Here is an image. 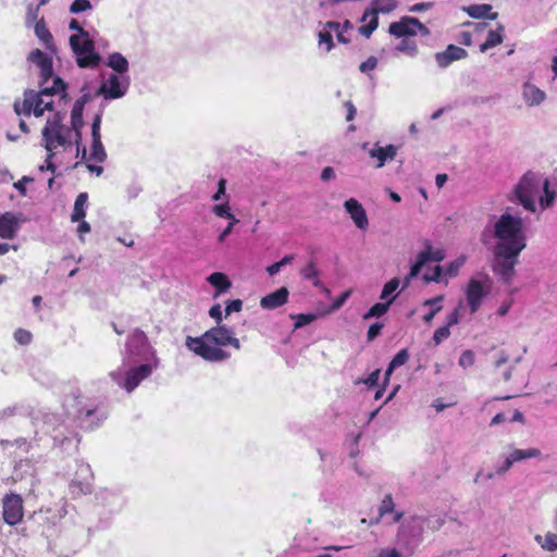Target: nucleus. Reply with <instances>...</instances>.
Masks as SVG:
<instances>
[{
    "mask_svg": "<svg viewBox=\"0 0 557 557\" xmlns=\"http://www.w3.org/2000/svg\"><path fill=\"white\" fill-rule=\"evenodd\" d=\"M187 347L207 361L216 362L230 358V354L221 346H232L235 349L240 348L239 339L234 337L233 332L225 325H216L206 331L199 337L188 336Z\"/></svg>",
    "mask_w": 557,
    "mask_h": 557,
    "instance_id": "f257e3e1",
    "label": "nucleus"
},
{
    "mask_svg": "<svg viewBox=\"0 0 557 557\" xmlns=\"http://www.w3.org/2000/svg\"><path fill=\"white\" fill-rule=\"evenodd\" d=\"M66 84L59 76L53 77L52 86H40L39 91L33 89H26L23 94V99L15 100L13 108L17 115L29 116L34 114L36 117L44 115L45 111L53 110V101L47 100V97H51L59 92H63L62 97L65 98Z\"/></svg>",
    "mask_w": 557,
    "mask_h": 557,
    "instance_id": "f03ea898",
    "label": "nucleus"
},
{
    "mask_svg": "<svg viewBox=\"0 0 557 557\" xmlns=\"http://www.w3.org/2000/svg\"><path fill=\"white\" fill-rule=\"evenodd\" d=\"M494 236L498 239L495 248L500 252L516 256L527 247L523 221L520 216L503 213L494 224Z\"/></svg>",
    "mask_w": 557,
    "mask_h": 557,
    "instance_id": "7ed1b4c3",
    "label": "nucleus"
},
{
    "mask_svg": "<svg viewBox=\"0 0 557 557\" xmlns=\"http://www.w3.org/2000/svg\"><path fill=\"white\" fill-rule=\"evenodd\" d=\"M543 187L544 197H540V205L542 208H548L553 205L555 199V191L549 189V181L542 178L534 172H527L513 189V194L519 203L530 212H535V197L540 194Z\"/></svg>",
    "mask_w": 557,
    "mask_h": 557,
    "instance_id": "20e7f679",
    "label": "nucleus"
},
{
    "mask_svg": "<svg viewBox=\"0 0 557 557\" xmlns=\"http://www.w3.org/2000/svg\"><path fill=\"white\" fill-rule=\"evenodd\" d=\"M70 44L76 55V63L81 69H95L100 64V54L95 51V42L89 38V35L83 38L78 35H72Z\"/></svg>",
    "mask_w": 557,
    "mask_h": 557,
    "instance_id": "39448f33",
    "label": "nucleus"
},
{
    "mask_svg": "<svg viewBox=\"0 0 557 557\" xmlns=\"http://www.w3.org/2000/svg\"><path fill=\"white\" fill-rule=\"evenodd\" d=\"M491 289L492 281L487 275L483 281L476 278L469 280L465 296L471 314L479 311L483 299L491 293Z\"/></svg>",
    "mask_w": 557,
    "mask_h": 557,
    "instance_id": "423d86ee",
    "label": "nucleus"
},
{
    "mask_svg": "<svg viewBox=\"0 0 557 557\" xmlns=\"http://www.w3.org/2000/svg\"><path fill=\"white\" fill-rule=\"evenodd\" d=\"M495 263L493 271L505 282H511L515 276V267L518 264L520 253L516 256L500 252L499 248L494 249Z\"/></svg>",
    "mask_w": 557,
    "mask_h": 557,
    "instance_id": "0eeeda50",
    "label": "nucleus"
},
{
    "mask_svg": "<svg viewBox=\"0 0 557 557\" xmlns=\"http://www.w3.org/2000/svg\"><path fill=\"white\" fill-rule=\"evenodd\" d=\"M92 473L89 466H81L76 471L75 478L69 485V492L72 498H78L92 492Z\"/></svg>",
    "mask_w": 557,
    "mask_h": 557,
    "instance_id": "6e6552de",
    "label": "nucleus"
},
{
    "mask_svg": "<svg viewBox=\"0 0 557 557\" xmlns=\"http://www.w3.org/2000/svg\"><path fill=\"white\" fill-rule=\"evenodd\" d=\"M396 8V2L394 0H386L385 4L380 8H372L364 11L361 21L364 22L369 16L370 21L368 24L362 25L359 27V33L364 36L366 38H370L373 32L379 26V16L377 14L380 12L382 13H388L392 12Z\"/></svg>",
    "mask_w": 557,
    "mask_h": 557,
    "instance_id": "1a4fd4ad",
    "label": "nucleus"
},
{
    "mask_svg": "<svg viewBox=\"0 0 557 557\" xmlns=\"http://www.w3.org/2000/svg\"><path fill=\"white\" fill-rule=\"evenodd\" d=\"M3 519L9 525H16L23 519V502L20 495L11 494L3 498Z\"/></svg>",
    "mask_w": 557,
    "mask_h": 557,
    "instance_id": "9d476101",
    "label": "nucleus"
},
{
    "mask_svg": "<svg viewBox=\"0 0 557 557\" xmlns=\"http://www.w3.org/2000/svg\"><path fill=\"white\" fill-rule=\"evenodd\" d=\"M28 61L36 64L39 69L40 86L45 85L53 76L52 58L40 49L33 50L28 55Z\"/></svg>",
    "mask_w": 557,
    "mask_h": 557,
    "instance_id": "9b49d317",
    "label": "nucleus"
},
{
    "mask_svg": "<svg viewBox=\"0 0 557 557\" xmlns=\"http://www.w3.org/2000/svg\"><path fill=\"white\" fill-rule=\"evenodd\" d=\"M152 373V366L149 363L140 364L131 368L125 375L124 388L131 393L133 392L145 379Z\"/></svg>",
    "mask_w": 557,
    "mask_h": 557,
    "instance_id": "f8f14e48",
    "label": "nucleus"
},
{
    "mask_svg": "<svg viewBox=\"0 0 557 557\" xmlns=\"http://www.w3.org/2000/svg\"><path fill=\"white\" fill-rule=\"evenodd\" d=\"M398 153V147L389 144L385 147L380 146L379 143L374 144L373 148L369 150V156L371 159L375 160L374 168L381 169L385 165L387 161H393Z\"/></svg>",
    "mask_w": 557,
    "mask_h": 557,
    "instance_id": "ddd939ff",
    "label": "nucleus"
},
{
    "mask_svg": "<svg viewBox=\"0 0 557 557\" xmlns=\"http://www.w3.org/2000/svg\"><path fill=\"white\" fill-rule=\"evenodd\" d=\"M467 57V50L455 45H448L444 51L435 53L437 65L442 69L449 66L455 61L463 60Z\"/></svg>",
    "mask_w": 557,
    "mask_h": 557,
    "instance_id": "4468645a",
    "label": "nucleus"
},
{
    "mask_svg": "<svg viewBox=\"0 0 557 557\" xmlns=\"http://www.w3.org/2000/svg\"><path fill=\"white\" fill-rule=\"evenodd\" d=\"M414 23H418L417 17L403 16L399 21L389 24L388 33L396 38L416 36Z\"/></svg>",
    "mask_w": 557,
    "mask_h": 557,
    "instance_id": "2eb2a0df",
    "label": "nucleus"
},
{
    "mask_svg": "<svg viewBox=\"0 0 557 557\" xmlns=\"http://www.w3.org/2000/svg\"><path fill=\"white\" fill-rule=\"evenodd\" d=\"M344 207L358 228L366 230L368 227L369 221L366 210L357 199L346 200Z\"/></svg>",
    "mask_w": 557,
    "mask_h": 557,
    "instance_id": "dca6fc26",
    "label": "nucleus"
},
{
    "mask_svg": "<svg viewBox=\"0 0 557 557\" xmlns=\"http://www.w3.org/2000/svg\"><path fill=\"white\" fill-rule=\"evenodd\" d=\"M21 220L12 212H5L0 215V237L3 239H13L20 230Z\"/></svg>",
    "mask_w": 557,
    "mask_h": 557,
    "instance_id": "f3484780",
    "label": "nucleus"
},
{
    "mask_svg": "<svg viewBox=\"0 0 557 557\" xmlns=\"http://www.w3.org/2000/svg\"><path fill=\"white\" fill-rule=\"evenodd\" d=\"M289 292L287 287L283 286L275 292L264 296L260 300V306L263 309L273 310L285 305L288 300Z\"/></svg>",
    "mask_w": 557,
    "mask_h": 557,
    "instance_id": "a211bd4d",
    "label": "nucleus"
},
{
    "mask_svg": "<svg viewBox=\"0 0 557 557\" xmlns=\"http://www.w3.org/2000/svg\"><path fill=\"white\" fill-rule=\"evenodd\" d=\"M85 106V97H82L81 99H77L73 106L72 112H71V123L72 127L76 135V144L81 145V138H82V127L84 125L83 121V111Z\"/></svg>",
    "mask_w": 557,
    "mask_h": 557,
    "instance_id": "6ab92c4d",
    "label": "nucleus"
},
{
    "mask_svg": "<svg viewBox=\"0 0 557 557\" xmlns=\"http://www.w3.org/2000/svg\"><path fill=\"white\" fill-rule=\"evenodd\" d=\"M65 133H70V131L65 127L54 128L48 134V136H42L46 150L51 152L60 146L67 145L69 141L66 140Z\"/></svg>",
    "mask_w": 557,
    "mask_h": 557,
    "instance_id": "aec40b11",
    "label": "nucleus"
},
{
    "mask_svg": "<svg viewBox=\"0 0 557 557\" xmlns=\"http://www.w3.org/2000/svg\"><path fill=\"white\" fill-rule=\"evenodd\" d=\"M65 133H70V131L65 127L54 128L48 134V136H42L46 150L51 152L60 146L67 145L69 141L66 140Z\"/></svg>",
    "mask_w": 557,
    "mask_h": 557,
    "instance_id": "412c9836",
    "label": "nucleus"
},
{
    "mask_svg": "<svg viewBox=\"0 0 557 557\" xmlns=\"http://www.w3.org/2000/svg\"><path fill=\"white\" fill-rule=\"evenodd\" d=\"M492 5L487 3L471 4L463 8V11L472 18H487L495 21L498 17L497 12H492Z\"/></svg>",
    "mask_w": 557,
    "mask_h": 557,
    "instance_id": "4be33fe9",
    "label": "nucleus"
},
{
    "mask_svg": "<svg viewBox=\"0 0 557 557\" xmlns=\"http://www.w3.org/2000/svg\"><path fill=\"white\" fill-rule=\"evenodd\" d=\"M505 27L503 24H498L496 29H491L483 44L480 45V51L485 52L491 48L500 45L504 40Z\"/></svg>",
    "mask_w": 557,
    "mask_h": 557,
    "instance_id": "5701e85b",
    "label": "nucleus"
},
{
    "mask_svg": "<svg viewBox=\"0 0 557 557\" xmlns=\"http://www.w3.org/2000/svg\"><path fill=\"white\" fill-rule=\"evenodd\" d=\"M545 92L535 85L525 83L523 85V98L529 106H539L545 100Z\"/></svg>",
    "mask_w": 557,
    "mask_h": 557,
    "instance_id": "b1692460",
    "label": "nucleus"
},
{
    "mask_svg": "<svg viewBox=\"0 0 557 557\" xmlns=\"http://www.w3.org/2000/svg\"><path fill=\"white\" fill-rule=\"evenodd\" d=\"M300 275L304 280L311 281L315 287H321L323 285L319 278L320 271L317 267V261L314 258H311L300 270Z\"/></svg>",
    "mask_w": 557,
    "mask_h": 557,
    "instance_id": "393cba45",
    "label": "nucleus"
},
{
    "mask_svg": "<svg viewBox=\"0 0 557 557\" xmlns=\"http://www.w3.org/2000/svg\"><path fill=\"white\" fill-rule=\"evenodd\" d=\"M108 85L102 84L100 87V92L104 94L106 98L116 99L124 95V91L121 89L120 79L116 75L111 74L108 78Z\"/></svg>",
    "mask_w": 557,
    "mask_h": 557,
    "instance_id": "a878e982",
    "label": "nucleus"
},
{
    "mask_svg": "<svg viewBox=\"0 0 557 557\" xmlns=\"http://www.w3.org/2000/svg\"><path fill=\"white\" fill-rule=\"evenodd\" d=\"M207 280L216 289V294L226 292L232 285L230 278L222 272H214Z\"/></svg>",
    "mask_w": 557,
    "mask_h": 557,
    "instance_id": "bb28decb",
    "label": "nucleus"
},
{
    "mask_svg": "<svg viewBox=\"0 0 557 557\" xmlns=\"http://www.w3.org/2000/svg\"><path fill=\"white\" fill-rule=\"evenodd\" d=\"M396 296H393L392 298L387 299L385 302H376L363 315V320H369L372 318H380L383 317L389 309L391 305L395 300Z\"/></svg>",
    "mask_w": 557,
    "mask_h": 557,
    "instance_id": "cd10ccee",
    "label": "nucleus"
},
{
    "mask_svg": "<svg viewBox=\"0 0 557 557\" xmlns=\"http://www.w3.org/2000/svg\"><path fill=\"white\" fill-rule=\"evenodd\" d=\"M88 200V194L87 193H81L75 199L74 202V209L73 213L71 215V219L73 222H79L83 221L86 216L85 212V206Z\"/></svg>",
    "mask_w": 557,
    "mask_h": 557,
    "instance_id": "c85d7f7f",
    "label": "nucleus"
},
{
    "mask_svg": "<svg viewBox=\"0 0 557 557\" xmlns=\"http://www.w3.org/2000/svg\"><path fill=\"white\" fill-rule=\"evenodd\" d=\"M108 66L119 73H125L128 70V61L121 53L114 52L109 55Z\"/></svg>",
    "mask_w": 557,
    "mask_h": 557,
    "instance_id": "c756f323",
    "label": "nucleus"
},
{
    "mask_svg": "<svg viewBox=\"0 0 557 557\" xmlns=\"http://www.w3.org/2000/svg\"><path fill=\"white\" fill-rule=\"evenodd\" d=\"M89 159L102 163L107 159V152L101 143V137L92 138Z\"/></svg>",
    "mask_w": 557,
    "mask_h": 557,
    "instance_id": "7c9ffc66",
    "label": "nucleus"
},
{
    "mask_svg": "<svg viewBox=\"0 0 557 557\" xmlns=\"http://www.w3.org/2000/svg\"><path fill=\"white\" fill-rule=\"evenodd\" d=\"M541 456V451L537 448H529V449H515L510 453L509 457L512 462L522 461L529 458H536Z\"/></svg>",
    "mask_w": 557,
    "mask_h": 557,
    "instance_id": "2f4dec72",
    "label": "nucleus"
},
{
    "mask_svg": "<svg viewBox=\"0 0 557 557\" xmlns=\"http://www.w3.org/2000/svg\"><path fill=\"white\" fill-rule=\"evenodd\" d=\"M443 296H436L434 298L426 299L423 302V306L432 307V309H430V312H428L423 317L425 323H430L434 319L435 314L442 310V306L440 305V302L443 300Z\"/></svg>",
    "mask_w": 557,
    "mask_h": 557,
    "instance_id": "473e14b6",
    "label": "nucleus"
},
{
    "mask_svg": "<svg viewBox=\"0 0 557 557\" xmlns=\"http://www.w3.org/2000/svg\"><path fill=\"white\" fill-rule=\"evenodd\" d=\"M428 262V256L426 253H418V257H417V261L411 265L410 268V272L408 273V275L405 277V284H404V287L408 286L409 282L411 278L416 277L422 267Z\"/></svg>",
    "mask_w": 557,
    "mask_h": 557,
    "instance_id": "72a5a7b5",
    "label": "nucleus"
},
{
    "mask_svg": "<svg viewBox=\"0 0 557 557\" xmlns=\"http://www.w3.org/2000/svg\"><path fill=\"white\" fill-rule=\"evenodd\" d=\"M63 120V115L60 112H55L52 117L47 120V123L42 129V136H48V134L54 128H63L64 126L61 124Z\"/></svg>",
    "mask_w": 557,
    "mask_h": 557,
    "instance_id": "f704fd0d",
    "label": "nucleus"
},
{
    "mask_svg": "<svg viewBox=\"0 0 557 557\" xmlns=\"http://www.w3.org/2000/svg\"><path fill=\"white\" fill-rule=\"evenodd\" d=\"M399 284H400V282L397 277H394L391 281H388L387 283H385V285L383 286V289L381 292L380 299H382V300L388 299V297L394 292H396Z\"/></svg>",
    "mask_w": 557,
    "mask_h": 557,
    "instance_id": "c9c22d12",
    "label": "nucleus"
},
{
    "mask_svg": "<svg viewBox=\"0 0 557 557\" xmlns=\"http://www.w3.org/2000/svg\"><path fill=\"white\" fill-rule=\"evenodd\" d=\"M35 33H36L37 37L45 44H49L52 40V35L49 32V29L46 27L44 22H38L35 25Z\"/></svg>",
    "mask_w": 557,
    "mask_h": 557,
    "instance_id": "e433bc0d",
    "label": "nucleus"
},
{
    "mask_svg": "<svg viewBox=\"0 0 557 557\" xmlns=\"http://www.w3.org/2000/svg\"><path fill=\"white\" fill-rule=\"evenodd\" d=\"M394 500L391 494L385 495V497L382 499L381 505L379 507V515L381 517L385 516L386 513H391L394 511Z\"/></svg>",
    "mask_w": 557,
    "mask_h": 557,
    "instance_id": "4c0bfd02",
    "label": "nucleus"
},
{
    "mask_svg": "<svg viewBox=\"0 0 557 557\" xmlns=\"http://www.w3.org/2000/svg\"><path fill=\"white\" fill-rule=\"evenodd\" d=\"M420 253H426L428 262L429 261L441 262L445 258L444 250H442V249L434 250L431 245H428L426 248L423 251H421Z\"/></svg>",
    "mask_w": 557,
    "mask_h": 557,
    "instance_id": "58836bf2",
    "label": "nucleus"
},
{
    "mask_svg": "<svg viewBox=\"0 0 557 557\" xmlns=\"http://www.w3.org/2000/svg\"><path fill=\"white\" fill-rule=\"evenodd\" d=\"M14 339L21 345H28L33 339V335L29 331L20 327L14 332Z\"/></svg>",
    "mask_w": 557,
    "mask_h": 557,
    "instance_id": "ea45409f",
    "label": "nucleus"
},
{
    "mask_svg": "<svg viewBox=\"0 0 557 557\" xmlns=\"http://www.w3.org/2000/svg\"><path fill=\"white\" fill-rule=\"evenodd\" d=\"M409 360V354L406 348L399 350L391 360L392 368H398Z\"/></svg>",
    "mask_w": 557,
    "mask_h": 557,
    "instance_id": "a19ab883",
    "label": "nucleus"
},
{
    "mask_svg": "<svg viewBox=\"0 0 557 557\" xmlns=\"http://www.w3.org/2000/svg\"><path fill=\"white\" fill-rule=\"evenodd\" d=\"M450 336V329L448 326L438 327L433 334V342L437 346L443 341L447 339Z\"/></svg>",
    "mask_w": 557,
    "mask_h": 557,
    "instance_id": "79ce46f5",
    "label": "nucleus"
},
{
    "mask_svg": "<svg viewBox=\"0 0 557 557\" xmlns=\"http://www.w3.org/2000/svg\"><path fill=\"white\" fill-rule=\"evenodd\" d=\"M325 28L334 30L336 33L337 40L342 44H348L349 40L344 36V32L341 30V24L338 22L330 21L325 24Z\"/></svg>",
    "mask_w": 557,
    "mask_h": 557,
    "instance_id": "37998d69",
    "label": "nucleus"
},
{
    "mask_svg": "<svg viewBox=\"0 0 557 557\" xmlns=\"http://www.w3.org/2000/svg\"><path fill=\"white\" fill-rule=\"evenodd\" d=\"M399 51L407 52L409 55L414 57L418 54V46L414 41L404 39L398 46Z\"/></svg>",
    "mask_w": 557,
    "mask_h": 557,
    "instance_id": "c03bdc74",
    "label": "nucleus"
},
{
    "mask_svg": "<svg viewBox=\"0 0 557 557\" xmlns=\"http://www.w3.org/2000/svg\"><path fill=\"white\" fill-rule=\"evenodd\" d=\"M332 30L329 28H325V30H322L319 33V44H325L326 45V51H331L334 47L333 37L331 34Z\"/></svg>",
    "mask_w": 557,
    "mask_h": 557,
    "instance_id": "a18cd8bd",
    "label": "nucleus"
},
{
    "mask_svg": "<svg viewBox=\"0 0 557 557\" xmlns=\"http://www.w3.org/2000/svg\"><path fill=\"white\" fill-rule=\"evenodd\" d=\"M542 547L548 552L557 550V534L548 532L544 537Z\"/></svg>",
    "mask_w": 557,
    "mask_h": 557,
    "instance_id": "49530a36",
    "label": "nucleus"
},
{
    "mask_svg": "<svg viewBox=\"0 0 557 557\" xmlns=\"http://www.w3.org/2000/svg\"><path fill=\"white\" fill-rule=\"evenodd\" d=\"M90 8L91 3L89 0H75L70 7V12L76 14L84 12Z\"/></svg>",
    "mask_w": 557,
    "mask_h": 557,
    "instance_id": "de8ad7c7",
    "label": "nucleus"
},
{
    "mask_svg": "<svg viewBox=\"0 0 557 557\" xmlns=\"http://www.w3.org/2000/svg\"><path fill=\"white\" fill-rule=\"evenodd\" d=\"M475 358L472 350H465L459 358V366L463 369L472 367Z\"/></svg>",
    "mask_w": 557,
    "mask_h": 557,
    "instance_id": "09e8293b",
    "label": "nucleus"
},
{
    "mask_svg": "<svg viewBox=\"0 0 557 557\" xmlns=\"http://www.w3.org/2000/svg\"><path fill=\"white\" fill-rule=\"evenodd\" d=\"M293 318L296 320L295 329H300V327L311 323L315 319V315L299 313V314L293 315Z\"/></svg>",
    "mask_w": 557,
    "mask_h": 557,
    "instance_id": "8fccbe9b",
    "label": "nucleus"
},
{
    "mask_svg": "<svg viewBox=\"0 0 557 557\" xmlns=\"http://www.w3.org/2000/svg\"><path fill=\"white\" fill-rule=\"evenodd\" d=\"M463 262H465V258H460V259H457L455 261H451L446 267L445 274L448 275L449 277L456 276L458 274V272H459V269L462 267Z\"/></svg>",
    "mask_w": 557,
    "mask_h": 557,
    "instance_id": "3c124183",
    "label": "nucleus"
},
{
    "mask_svg": "<svg viewBox=\"0 0 557 557\" xmlns=\"http://www.w3.org/2000/svg\"><path fill=\"white\" fill-rule=\"evenodd\" d=\"M383 327L384 324L381 322H375L371 324L367 332V341L373 342L381 334Z\"/></svg>",
    "mask_w": 557,
    "mask_h": 557,
    "instance_id": "603ef678",
    "label": "nucleus"
},
{
    "mask_svg": "<svg viewBox=\"0 0 557 557\" xmlns=\"http://www.w3.org/2000/svg\"><path fill=\"white\" fill-rule=\"evenodd\" d=\"M212 212L219 218L232 216L231 208L227 201L225 203L213 206Z\"/></svg>",
    "mask_w": 557,
    "mask_h": 557,
    "instance_id": "864d4df0",
    "label": "nucleus"
},
{
    "mask_svg": "<svg viewBox=\"0 0 557 557\" xmlns=\"http://www.w3.org/2000/svg\"><path fill=\"white\" fill-rule=\"evenodd\" d=\"M377 65V59L373 55L369 57L364 62H362L359 66V70L362 73H367L369 71H372Z\"/></svg>",
    "mask_w": 557,
    "mask_h": 557,
    "instance_id": "5fc2aeb1",
    "label": "nucleus"
},
{
    "mask_svg": "<svg viewBox=\"0 0 557 557\" xmlns=\"http://www.w3.org/2000/svg\"><path fill=\"white\" fill-rule=\"evenodd\" d=\"M442 272H443V269L441 265H436L432 273L429 274V273H425L423 278L425 282H440L441 277H442Z\"/></svg>",
    "mask_w": 557,
    "mask_h": 557,
    "instance_id": "6e6d98bb",
    "label": "nucleus"
},
{
    "mask_svg": "<svg viewBox=\"0 0 557 557\" xmlns=\"http://www.w3.org/2000/svg\"><path fill=\"white\" fill-rule=\"evenodd\" d=\"M243 308V301L240 299L231 300L226 304L225 313L226 315L232 312H239Z\"/></svg>",
    "mask_w": 557,
    "mask_h": 557,
    "instance_id": "4d7b16f0",
    "label": "nucleus"
},
{
    "mask_svg": "<svg viewBox=\"0 0 557 557\" xmlns=\"http://www.w3.org/2000/svg\"><path fill=\"white\" fill-rule=\"evenodd\" d=\"M209 315L215 320L216 324L220 325L222 322V309L220 304L213 305L209 310Z\"/></svg>",
    "mask_w": 557,
    "mask_h": 557,
    "instance_id": "13d9d810",
    "label": "nucleus"
},
{
    "mask_svg": "<svg viewBox=\"0 0 557 557\" xmlns=\"http://www.w3.org/2000/svg\"><path fill=\"white\" fill-rule=\"evenodd\" d=\"M100 125H101V114H97L94 117L92 124H91V138L101 137L100 135Z\"/></svg>",
    "mask_w": 557,
    "mask_h": 557,
    "instance_id": "bf43d9fd",
    "label": "nucleus"
},
{
    "mask_svg": "<svg viewBox=\"0 0 557 557\" xmlns=\"http://www.w3.org/2000/svg\"><path fill=\"white\" fill-rule=\"evenodd\" d=\"M460 321V314L459 309L455 308L448 315H447V323L445 326H448L449 329L456 324H458Z\"/></svg>",
    "mask_w": 557,
    "mask_h": 557,
    "instance_id": "052dcab7",
    "label": "nucleus"
},
{
    "mask_svg": "<svg viewBox=\"0 0 557 557\" xmlns=\"http://www.w3.org/2000/svg\"><path fill=\"white\" fill-rule=\"evenodd\" d=\"M225 190H226V180L225 178H220V181L218 183V190L212 196V200L218 201L219 199H221V197L223 195H225Z\"/></svg>",
    "mask_w": 557,
    "mask_h": 557,
    "instance_id": "680f3d73",
    "label": "nucleus"
},
{
    "mask_svg": "<svg viewBox=\"0 0 557 557\" xmlns=\"http://www.w3.org/2000/svg\"><path fill=\"white\" fill-rule=\"evenodd\" d=\"M69 28L72 30H76L78 36L81 38L87 37L89 34L79 25V23L76 20H72L70 22Z\"/></svg>",
    "mask_w": 557,
    "mask_h": 557,
    "instance_id": "e2e57ef3",
    "label": "nucleus"
},
{
    "mask_svg": "<svg viewBox=\"0 0 557 557\" xmlns=\"http://www.w3.org/2000/svg\"><path fill=\"white\" fill-rule=\"evenodd\" d=\"M376 557H401V554L396 548H382Z\"/></svg>",
    "mask_w": 557,
    "mask_h": 557,
    "instance_id": "0e129e2a",
    "label": "nucleus"
},
{
    "mask_svg": "<svg viewBox=\"0 0 557 557\" xmlns=\"http://www.w3.org/2000/svg\"><path fill=\"white\" fill-rule=\"evenodd\" d=\"M379 377H380V370L377 369L369 374V376L364 381V384H367L369 387H373V386L377 385Z\"/></svg>",
    "mask_w": 557,
    "mask_h": 557,
    "instance_id": "69168bd1",
    "label": "nucleus"
},
{
    "mask_svg": "<svg viewBox=\"0 0 557 557\" xmlns=\"http://www.w3.org/2000/svg\"><path fill=\"white\" fill-rule=\"evenodd\" d=\"M458 41L463 46H471L472 34L470 32H461L458 36Z\"/></svg>",
    "mask_w": 557,
    "mask_h": 557,
    "instance_id": "338daca9",
    "label": "nucleus"
},
{
    "mask_svg": "<svg viewBox=\"0 0 557 557\" xmlns=\"http://www.w3.org/2000/svg\"><path fill=\"white\" fill-rule=\"evenodd\" d=\"M413 26H414L416 35L420 34L421 36L426 37L431 34L430 29L424 24H422L419 20H418V23L413 24Z\"/></svg>",
    "mask_w": 557,
    "mask_h": 557,
    "instance_id": "774afa93",
    "label": "nucleus"
}]
</instances>
